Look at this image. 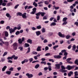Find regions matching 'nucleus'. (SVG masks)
I'll return each instance as SVG.
<instances>
[{
    "mask_svg": "<svg viewBox=\"0 0 78 78\" xmlns=\"http://www.w3.org/2000/svg\"><path fill=\"white\" fill-rule=\"evenodd\" d=\"M74 68V66H72L70 65H68L66 67L67 69L69 70H71V69H73Z\"/></svg>",
    "mask_w": 78,
    "mask_h": 78,
    "instance_id": "nucleus-1",
    "label": "nucleus"
},
{
    "mask_svg": "<svg viewBox=\"0 0 78 78\" xmlns=\"http://www.w3.org/2000/svg\"><path fill=\"white\" fill-rule=\"evenodd\" d=\"M27 13L26 12H25L24 13L22 14L21 16L23 19H27Z\"/></svg>",
    "mask_w": 78,
    "mask_h": 78,
    "instance_id": "nucleus-2",
    "label": "nucleus"
},
{
    "mask_svg": "<svg viewBox=\"0 0 78 78\" xmlns=\"http://www.w3.org/2000/svg\"><path fill=\"white\" fill-rule=\"evenodd\" d=\"M58 34L61 37H65V35L64 34H62L61 32H58Z\"/></svg>",
    "mask_w": 78,
    "mask_h": 78,
    "instance_id": "nucleus-3",
    "label": "nucleus"
},
{
    "mask_svg": "<svg viewBox=\"0 0 78 78\" xmlns=\"http://www.w3.org/2000/svg\"><path fill=\"white\" fill-rule=\"evenodd\" d=\"M36 11V8H34L33 9V11L30 12L31 14H34Z\"/></svg>",
    "mask_w": 78,
    "mask_h": 78,
    "instance_id": "nucleus-4",
    "label": "nucleus"
},
{
    "mask_svg": "<svg viewBox=\"0 0 78 78\" xmlns=\"http://www.w3.org/2000/svg\"><path fill=\"white\" fill-rule=\"evenodd\" d=\"M26 75L27 76V77L28 78H32V77H33V74H30L29 73H27Z\"/></svg>",
    "mask_w": 78,
    "mask_h": 78,
    "instance_id": "nucleus-5",
    "label": "nucleus"
},
{
    "mask_svg": "<svg viewBox=\"0 0 78 78\" xmlns=\"http://www.w3.org/2000/svg\"><path fill=\"white\" fill-rule=\"evenodd\" d=\"M16 56L15 55H12L11 57H8L7 58V59H11V60H12V58H14Z\"/></svg>",
    "mask_w": 78,
    "mask_h": 78,
    "instance_id": "nucleus-6",
    "label": "nucleus"
},
{
    "mask_svg": "<svg viewBox=\"0 0 78 78\" xmlns=\"http://www.w3.org/2000/svg\"><path fill=\"white\" fill-rule=\"evenodd\" d=\"M6 16L7 17H9V20H10L11 19V16H10V14L8 13H7L6 14Z\"/></svg>",
    "mask_w": 78,
    "mask_h": 78,
    "instance_id": "nucleus-7",
    "label": "nucleus"
},
{
    "mask_svg": "<svg viewBox=\"0 0 78 78\" xmlns=\"http://www.w3.org/2000/svg\"><path fill=\"white\" fill-rule=\"evenodd\" d=\"M36 35L37 36H39L41 34V33L40 31H38L36 32Z\"/></svg>",
    "mask_w": 78,
    "mask_h": 78,
    "instance_id": "nucleus-8",
    "label": "nucleus"
},
{
    "mask_svg": "<svg viewBox=\"0 0 78 78\" xmlns=\"http://www.w3.org/2000/svg\"><path fill=\"white\" fill-rule=\"evenodd\" d=\"M59 72H62V73H64L65 72H67V71L66 70H64L62 69H60L59 70Z\"/></svg>",
    "mask_w": 78,
    "mask_h": 78,
    "instance_id": "nucleus-9",
    "label": "nucleus"
},
{
    "mask_svg": "<svg viewBox=\"0 0 78 78\" xmlns=\"http://www.w3.org/2000/svg\"><path fill=\"white\" fill-rule=\"evenodd\" d=\"M55 65L57 69H60V64H56Z\"/></svg>",
    "mask_w": 78,
    "mask_h": 78,
    "instance_id": "nucleus-10",
    "label": "nucleus"
},
{
    "mask_svg": "<svg viewBox=\"0 0 78 78\" xmlns=\"http://www.w3.org/2000/svg\"><path fill=\"white\" fill-rule=\"evenodd\" d=\"M54 58H61V56H60L59 55H55L54 56Z\"/></svg>",
    "mask_w": 78,
    "mask_h": 78,
    "instance_id": "nucleus-11",
    "label": "nucleus"
},
{
    "mask_svg": "<svg viewBox=\"0 0 78 78\" xmlns=\"http://www.w3.org/2000/svg\"><path fill=\"white\" fill-rule=\"evenodd\" d=\"M41 46H38L37 49V51H41Z\"/></svg>",
    "mask_w": 78,
    "mask_h": 78,
    "instance_id": "nucleus-12",
    "label": "nucleus"
},
{
    "mask_svg": "<svg viewBox=\"0 0 78 78\" xmlns=\"http://www.w3.org/2000/svg\"><path fill=\"white\" fill-rule=\"evenodd\" d=\"M9 31H10V33H14V30L12 29V28H10L9 29Z\"/></svg>",
    "mask_w": 78,
    "mask_h": 78,
    "instance_id": "nucleus-13",
    "label": "nucleus"
},
{
    "mask_svg": "<svg viewBox=\"0 0 78 78\" xmlns=\"http://www.w3.org/2000/svg\"><path fill=\"white\" fill-rule=\"evenodd\" d=\"M73 72L70 71L68 74V76H71V75H73Z\"/></svg>",
    "mask_w": 78,
    "mask_h": 78,
    "instance_id": "nucleus-14",
    "label": "nucleus"
},
{
    "mask_svg": "<svg viewBox=\"0 0 78 78\" xmlns=\"http://www.w3.org/2000/svg\"><path fill=\"white\" fill-rule=\"evenodd\" d=\"M56 25V23L55 22L52 23L50 24V26L51 27H53V26H55Z\"/></svg>",
    "mask_w": 78,
    "mask_h": 78,
    "instance_id": "nucleus-15",
    "label": "nucleus"
},
{
    "mask_svg": "<svg viewBox=\"0 0 78 78\" xmlns=\"http://www.w3.org/2000/svg\"><path fill=\"white\" fill-rule=\"evenodd\" d=\"M27 42L28 43H30V44H32V40H31L30 39H28L27 41Z\"/></svg>",
    "mask_w": 78,
    "mask_h": 78,
    "instance_id": "nucleus-16",
    "label": "nucleus"
},
{
    "mask_svg": "<svg viewBox=\"0 0 78 78\" xmlns=\"http://www.w3.org/2000/svg\"><path fill=\"white\" fill-rule=\"evenodd\" d=\"M22 13L20 12H18L16 13V16H22Z\"/></svg>",
    "mask_w": 78,
    "mask_h": 78,
    "instance_id": "nucleus-17",
    "label": "nucleus"
},
{
    "mask_svg": "<svg viewBox=\"0 0 78 78\" xmlns=\"http://www.w3.org/2000/svg\"><path fill=\"white\" fill-rule=\"evenodd\" d=\"M17 29L18 30H20L21 29V25H18L17 27Z\"/></svg>",
    "mask_w": 78,
    "mask_h": 78,
    "instance_id": "nucleus-18",
    "label": "nucleus"
},
{
    "mask_svg": "<svg viewBox=\"0 0 78 78\" xmlns=\"http://www.w3.org/2000/svg\"><path fill=\"white\" fill-rule=\"evenodd\" d=\"M6 68H7V66H4V67L2 69V72H4V71L5 70Z\"/></svg>",
    "mask_w": 78,
    "mask_h": 78,
    "instance_id": "nucleus-19",
    "label": "nucleus"
},
{
    "mask_svg": "<svg viewBox=\"0 0 78 78\" xmlns=\"http://www.w3.org/2000/svg\"><path fill=\"white\" fill-rule=\"evenodd\" d=\"M5 37H8V36L9 35L8 32L7 31H5Z\"/></svg>",
    "mask_w": 78,
    "mask_h": 78,
    "instance_id": "nucleus-20",
    "label": "nucleus"
},
{
    "mask_svg": "<svg viewBox=\"0 0 78 78\" xmlns=\"http://www.w3.org/2000/svg\"><path fill=\"white\" fill-rule=\"evenodd\" d=\"M18 41L19 44H22V42H23V41H22V39L20 38L19 39Z\"/></svg>",
    "mask_w": 78,
    "mask_h": 78,
    "instance_id": "nucleus-21",
    "label": "nucleus"
},
{
    "mask_svg": "<svg viewBox=\"0 0 78 78\" xmlns=\"http://www.w3.org/2000/svg\"><path fill=\"white\" fill-rule=\"evenodd\" d=\"M33 5L35 7H37V4L35 2H34L33 3Z\"/></svg>",
    "mask_w": 78,
    "mask_h": 78,
    "instance_id": "nucleus-22",
    "label": "nucleus"
},
{
    "mask_svg": "<svg viewBox=\"0 0 78 78\" xmlns=\"http://www.w3.org/2000/svg\"><path fill=\"white\" fill-rule=\"evenodd\" d=\"M11 5H12V3L11 2H9L7 3L6 6H11Z\"/></svg>",
    "mask_w": 78,
    "mask_h": 78,
    "instance_id": "nucleus-23",
    "label": "nucleus"
},
{
    "mask_svg": "<svg viewBox=\"0 0 78 78\" xmlns=\"http://www.w3.org/2000/svg\"><path fill=\"white\" fill-rule=\"evenodd\" d=\"M41 30L42 31V33H45V32L46 31L45 30V28L44 27H43Z\"/></svg>",
    "mask_w": 78,
    "mask_h": 78,
    "instance_id": "nucleus-24",
    "label": "nucleus"
},
{
    "mask_svg": "<svg viewBox=\"0 0 78 78\" xmlns=\"http://www.w3.org/2000/svg\"><path fill=\"white\" fill-rule=\"evenodd\" d=\"M37 29H38V30H39L40 29H41L42 28V27L41 25H38L36 27Z\"/></svg>",
    "mask_w": 78,
    "mask_h": 78,
    "instance_id": "nucleus-25",
    "label": "nucleus"
},
{
    "mask_svg": "<svg viewBox=\"0 0 78 78\" xmlns=\"http://www.w3.org/2000/svg\"><path fill=\"white\" fill-rule=\"evenodd\" d=\"M39 66H40L39 64H37L35 66V69H38V68H39Z\"/></svg>",
    "mask_w": 78,
    "mask_h": 78,
    "instance_id": "nucleus-26",
    "label": "nucleus"
},
{
    "mask_svg": "<svg viewBox=\"0 0 78 78\" xmlns=\"http://www.w3.org/2000/svg\"><path fill=\"white\" fill-rule=\"evenodd\" d=\"M19 49H20V51H23V47L22 46H19L18 47Z\"/></svg>",
    "mask_w": 78,
    "mask_h": 78,
    "instance_id": "nucleus-27",
    "label": "nucleus"
},
{
    "mask_svg": "<svg viewBox=\"0 0 78 78\" xmlns=\"http://www.w3.org/2000/svg\"><path fill=\"white\" fill-rule=\"evenodd\" d=\"M58 47H59V45H58L55 46H54L53 47V48L54 50H56V48H58Z\"/></svg>",
    "mask_w": 78,
    "mask_h": 78,
    "instance_id": "nucleus-28",
    "label": "nucleus"
},
{
    "mask_svg": "<svg viewBox=\"0 0 78 78\" xmlns=\"http://www.w3.org/2000/svg\"><path fill=\"white\" fill-rule=\"evenodd\" d=\"M11 73V71H7L6 72V74H8V75H10Z\"/></svg>",
    "mask_w": 78,
    "mask_h": 78,
    "instance_id": "nucleus-29",
    "label": "nucleus"
},
{
    "mask_svg": "<svg viewBox=\"0 0 78 78\" xmlns=\"http://www.w3.org/2000/svg\"><path fill=\"white\" fill-rule=\"evenodd\" d=\"M45 13L44 12H40V14L41 15V16H42V17L44 16V15H45Z\"/></svg>",
    "mask_w": 78,
    "mask_h": 78,
    "instance_id": "nucleus-30",
    "label": "nucleus"
},
{
    "mask_svg": "<svg viewBox=\"0 0 78 78\" xmlns=\"http://www.w3.org/2000/svg\"><path fill=\"white\" fill-rule=\"evenodd\" d=\"M44 3L45 5H48L49 4V2H48V1H44Z\"/></svg>",
    "mask_w": 78,
    "mask_h": 78,
    "instance_id": "nucleus-31",
    "label": "nucleus"
},
{
    "mask_svg": "<svg viewBox=\"0 0 78 78\" xmlns=\"http://www.w3.org/2000/svg\"><path fill=\"white\" fill-rule=\"evenodd\" d=\"M75 49H76V45H74L73 46L72 50H73V51H75Z\"/></svg>",
    "mask_w": 78,
    "mask_h": 78,
    "instance_id": "nucleus-32",
    "label": "nucleus"
},
{
    "mask_svg": "<svg viewBox=\"0 0 78 78\" xmlns=\"http://www.w3.org/2000/svg\"><path fill=\"white\" fill-rule=\"evenodd\" d=\"M32 54H33V55H36L37 54V52H36L34 51H33L32 52Z\"/></svg>",
    "mask_w": 78,
    "mask_h": 78,
    "instance_id": "nucleus-33",
    "label": "nucleus"
},
{
    "mask_svg": "<svg viewBox=\"0 0 78 78\" xmlns=\"http://www.w3.org/2000/svg\"><path fill=\"white\" fill-rule=\"evenodd\" d=\"M61 68L62 69L64 70H65L66 69V68L65 67V66H63V65H62L61 66Z\"/></svg>",
    "mask_w": 78,
    "mask_h": 78,
    "instance_id": "nucleus-34",
    "label": "nucleus"
},
{
    "mask_svg": "<svg viewBox=\"0 0 78 78\" xmlns=\"http://www.w3.org/2000/svg\"><path fill=\"white\" fill-rule=\"evenodd\" d=\"M25 45L26 47H30V44L27 43H25Z\"/></svg>",
    "mask_w": 78,
    "mask_h": 78,
    "instance_id": "nucleus-35",
    "label": "nucleus"
},
{
    "mask_svg": "<svg viewBox=\"0 0 78 78\" xmlns=\"http://www.w3.org/2000/svg\"><path fill=\"white\" fill-rule=\"evenodd\" d=\"M5 58L3 57L1 58V61L2 62H4V61H5Z\"/></svg>",
    "mask_w": 78,
    "mask_h": 78,
    "instance_id": "nucleus-36",
    "label": "nucleus"
},
{
    "mask_svg": "<svg viewBox=\"0 0 78 78\" xmlns=\"http://www.w3.org/2000/svg\"><path fill=\"white\" fill-rule=\"evenodd\" d=\"M67 20V18L65 17L63 19L62 21L63 22H64L65 21H66V20Z\"/></svg>",
    "mask_w": 78,
    "mask_h": 78,
    "instance_id": "nucleus-37",
    "label": "nucleus"
},
{
    "mask_svg": "<svg viewBox=\"0 0 78 78\" xmlns=\"http://www.w3.org/2000/svg\"><path fill=\"white\" fill-rule=\"evenodd\" d=\"M27 49L28 50L27 52H26V53H30V48H28Z\"/></svg>",
    "mask_w": 78,
    "mask_h": 78,
    "instance_id": "nucleus-38",
    "label": "nucleus"
},
{
    "mask_svg": "<svg viewBox=\"0 0 78 78\" xmlns=\"http://www.w3.org/2000/svg\"><path fill=\"white\" fill-rule=\"evenodd\" d=\"M66 39H69V37H70V36L69 35H67L66 36Z\"/></svg>",
    "mask_w": 78,
    "mask_h": 78,
    "instance_id": "nucleus-39",
    "label": "nucleus"
},
{
    "mask_svg": "<svg viewBox=\"0 0 78 78\" xmlns=\"http://www.w3.org/2000/svg\"><path fill=\"white\" fill-rule=\"evenodd\" d=\"M75 74V76H78V71H75L74 72Z\"/></svg>",
    "mask_w": 78,
    "mask_h": 78,
    "instance_id": "nucleus-40",
    "label": "nucleus"
},
{
    "mask_svg": "<svg viewBox=\"0 0 78 78\" xmlns=\"http://www.w3.org/2000/svg\"><path fill=\"white\" fill-rule=\"evenodd\" d=\"M13 47H17V44L16 43H15L13 44Z\"/></svg>",
    "mask_w": 78,
    "mask_h": 78,
    "instance_id": "nucleus-41",
    "label": "nucleus"
},
{
    "mask_svg": "<svg viewBox=\"0 0 78 78\" xmlns=\"http://www.w3.org/2000/svg\"><path fill=\"white\" fill-rule=\"evenodd\" d=\"M72 58H69L66 59V61H67V62H69L70 60H71Z\"/></svg>",
    "mask_w": 78,
    "mask_h": 78,
    "instance_id": "nucleus-42",
    "label": "nucleus"
},
{
    "mask_svg": "<svg viewBox=\"0 0 78 78\" xmlns=\"http://www.w3.org/2000/svg\"><path fill=\"white\" fill-rule=\"evenodd\" d=\"M15 34L16 35H19V34H20V32L19 31H17L16 32Z\"/></svg>",
    "mask_w": 78,
    "mask_h": 78,
    "instance_id": "nucleus-43",
    "label": "nucleus"
},
{
    "mask_svg": "<svg viewBox=\"0 0 78 78\" xmlns=\"http://www.w3.org/2000/svg\"><path fill=\"white\" fill-rule=\"evenodd\" d=\"M30 62H31L33 61V59L32 58H31L29 59Z\"/></svg>",
    "mask_w": 78,
    "mask_h": 78,
    "instance_id": "nucleus-44",
    "label": "nucleus"
},
{
    "mask_svg": "<svg viewBox=\"0 0 78 78\" xmlns=\"http://www.w3.org/2000/svg\"><path fill=\"white\" fill-rule=\"evenodd\" d=\"M48 69L49 71H51V66H49L48 67Z\"/></svg>",
    "mask_w": 78,
    "mask_h": 78,
    "instance_id": "nucleus-45",
    "label": "nucleus"
},
{
    "mask_svg": "<svg viewBox=\"0 0 78 78\" xmlns=\"http://www.w3.org/2000/svg\"><path fill=\"white\" fill-rule=\"evenodd\" d=\"M78 59H76L75 61V63L77 64V65H78Z\"/></svg>",
    "mask_w": 78,
    "mask_h": 78,
    "instance_id": "nucleus-46",
    "label": "nucleus"
},
{
    "mask_svg": "<svg viewBox=\"0 0 78 78\" xmlns=\"http://www.w3.org/2000/svg\"><path fill=\"white\" fill-rule=\"evenodd\" d=\"M36 16H41V12H39L38 13L36 14Z\"/></svg>",
    "mask_w": 78,
    "mask_h": 78,
    "instance_id": "nucleus-47",
    "label": "nucleus"
},
{
    "mask_svg": "<svg viewBox=\"0 0 78 78\" xmlns=\"http://www.w3.org/2000/svg\"><path fill=\"white\" fill-rule=\"evenodd\" d=\"M7 54H8V53L7 52H5L3 54L2 56H6V55H7Z\"/></svg>",
    "mask_w": 78,
    "mask_h": 78,
    "instance_id": "nucleus-48",
    "label": "nucleus"
},
{
    "mask_svg": "<svg viewBox=\"0 0 78 78\" xmlns=\"http://www.w3.org/2000/svg\"><path fill=\"white\" fill-rule=\"evenodd\" d=\"M13 49L15 50H16L17 49V46L13 47Z\"/></svg>",
    "mask_w": 78,
    "mask_h": 78,
    "instance_id": "nucleus-49",
    "label": "nucleus"
},
{
    "mask_svg": "<svg viewBox=\"0 0 78 78\" xmlns=\"http://www.w3.org/2000/svg\"><path fill=\"white\" fill-rule=\"evenodd\" d=\"M4 44H5L6 46H8V45H9V42H5L4 43Z\"/></svg>",
    "mask_w": 78,
    "mask_h": 78,
    "instance_id": "nucleus-50",
    "label": "nucleus"
},
{
    "mask_svg": "<svg viewBox=\"0 0 78 78\" xmlns=\"http://www.w3.org/2000/svg\"><path fill=\"white\" fill-rule=\"evenodd\" d=\"M41 64H44V65H46V63L47 62H41Z\"/></svg>",
    "mask_w": 78,
    "mask_h": 78,
    "instance_id": "nucleus-51",
    "label": "nucleus"
},
{
    "mask_svg": "<svg viewBox=\"0 0 78 78\" xmlns=\"http://www.w3.org/2000/svg\"><path fill=\"white\" fill-rule=\"evenodd\" d=\"M19 6V4H17V5H16L15 7H14V9H17V8L18 6Z\"/></svg>",
    "mask_w": 78,
    "mask_h": 78,
    "instance_id": "nucleus-52",
    "label": "nucleus"
},
{
    "mask_svg": "<svg viewBox=\"0 0 78 78\" xmlns=\"http://www.w3.org/2000/svg\"><path fill=\"white\" fill-rule=\"evenodd\" d=\"M68 54V53L66 51V52H65V53H64V55L65 56H67Z\"/></svg>",
    "mask_w": 78,
    "mask_h": 78,
    "instance_id": "nucleus-53",
    "label": "nucleus"
},
{
    "mask_svg": "<svg viewBox=\"0 0 78 78\" xmlns=\"http://www.w3.org/2000/svg\"><path fill=\"white\" fill-rule=\"evenodd\" d=\"M39 62V61L38 60H36V61H33L32 62V63H35V62Z\"/></svg>",
    "mask_w": 78,
    "mask_h": 78,
    "instance_id": "nucleus-54",
    "label": "nucleus"
},
{
    "mask_svg": "<svg viewBox=\"0 0 78 78\" xmlns=\"http://www.w3.org/2000/svg\"><path fill=\"white\" fill-rule=\"evenodd\" d=\"M48 61H52V62H54V60L52 59H49Z\"/></svg>",
    "mask_w": 78,
    "mask_h": 78,
    "instance_id": "nucleus-55",
    "label": "nucleus"
},
{
    "mask_svg": "<svg viewBox=\"0 0 78 78\" xmlns=\"http://www.w3.org/2000/svg\"><path fill=\"white\" fill-rule=\"evenodd\" d=\"M74 24L76 25V27H78V22H76L74 23Z\"/></svg>",
    "mask_w": 78,
    "mask_h": 78,
    "instance_id": "nucleus-56",
    "label": "nucleus"
},
{
    "mask_svg": "<svg viewBox=\"0 0 78 78\" xmlns=\"http://www.w3.org/2000/svg\"><path fill=\"white\" fill-rule=\"evenodd\" d=\"M14 69V68L12 67H11L9 69V70L10 71H13V70Z\"/></svg>",
    "mask_w": 78,
    "mask_h": 78,
    "instance_id": "nucleus-57",
    "label": "nucleus"
},
{
    "mask_svg": "<svg viewBox=\"0 0 78 78\" xmlns=\"http://www.w3.org/2000/svg\"><path fill=\"white\" fill-rule=\"evenodd\" d=\"M31 28H32V30H33V31H34V30H36V28L34 27H31Z\"/></svg>",
    "mask_w": 78,
    "mask_h": 78,
    "instance_id": "nucleus-58",
    "label": "nucleus"
},
{
    "mask_svg": "<svg viewBox=\"0 0 78 78\" xmlns=\"http://www.w3.org/2000/svg\"><path fill=\"white\" fill-rule=\"evenodd\" d=\"M50 53H47L45 55V56H50Z\"/></svg>",
    "mask_w": 78,
    "mask_h": 78,
    "instance_id": "nucleus-59",
    "label": "nucleus"
},
{
    "mask_svg": "<svg viewBox=\"0 0 78 78\" xmlns=\"http://www.w3.org/2000/svg\"><path fill=\"white\" fill-rule=\"evenodd\" d=\"M48 49H49V48H48V46H46L45 47V51H47L48 50Z\"/></svg>",
    "mask_w": 78,
    "mask_h": 78,
    "instance_id": "nucleus-60",
    "label": "nucleus"
},
{
    "mask_svg": "<svg viewBox=\"0 0 78 78\" xmlns=\"http://www.w3.org/2000/svg\"><path fill=\"white\" fill-rule=\"evenodd\" d=\"M3 3V0H0V5L1 6Z\"/></svg>",
    "mask_w": 78,
    "mask_h": 78,
    "instance_id": "nucleus-61",
    "label": "nucleus"
},
{
    "mask_svg": "<svg viewBox=\"0 0 78 78\" xmlns=\"http://www.w3.org/2000/svg\"><path fill=\"white\" fill-rule=\"evenodd\" d=\"M24 61L25 62H28V59H24Z\"/></svg>",
    "mask_w": 78,
    "mask_h": 78,
    "instance_id": "nucleus-62",
    "label": "nucleus"
},
{
    "mask_svg": "<svg viewBox=\"0 0 78 78\" xmlns=\"http://www.w3.org/2000/svg\"><path fill=\"white\" fill-rule=\"evenodd\" d=\"M48 42V41L47 39L44 40V41H43L44 43H46V42Z\"/></svg>",
    "mask_w": 78,
    "mask_h": 78,
    "instance_id": "nucleus-63",
    "label": "nucleus"
},
{
    "mask_svg": "<svg viewBox=\"0 0 78 78\" xmlns=\"http://www.w3.org/2000/svg\"><path fill=\"white\" fill-rule=\"evenodd\" d=\"M34 59H35V60H37V59H38L37 57L36 56H34Z\"/></svg>",
    "mask_w": 78,
    "mask_h": 78,
    "instance_id": "nucleus-64",
    "label": "nucleus"
}]
</instances>
